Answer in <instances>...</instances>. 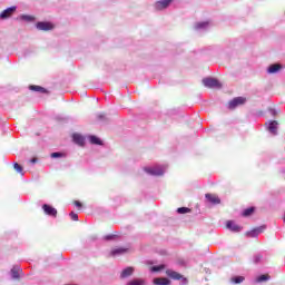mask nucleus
Returning a JSON list of instances; mask_svg holds the SVG:
<instances>
[{"label":"nucleus","mask_w":285,"mask_h":285,"mask_svg":"<svg viewBox=\"0 0 285 285\" xmlns=\"http://www.w3.org/2000/svg\"><path fill=\"white\" fill-rule=\"evenodd\" d=\"M73 204H75V206H77L78 208H81V202L76 200Z\"/></svg>","instance_id":"2f4dec72"},{"label":"nucleus","mask_w":285,"mask_h":285,"mask_svg":"<svg viewBox=\"0 0 285 285\" xmlns=\"http://www.w3.org/2000/svg\"><path fill=\"white\" fill-rule=\"evenodd\" d=\"M59 157H66L63 153H52L51 158L52 159H58Z\"/></svg>","instance_id":"cd10ccee"},{"label":"nucleus","mask_w":285,"mask_h":285,"mask_svg":"<svg viewBox=\"0 0 285 285\" xmlns=\"http://www.w3.org/2000/svg\"><path fill=\"white\" fill-rule=\"evenodd\" d=\"M116 237H117V235H107L105 237V239H107L109 242L110 239H115Z\"/></svg>","instance_id":"7c9ffc66"},{"label":"nucleus","mask_w":285,"mask_h":285,"mask_svg":"<svg viewBox=\"0 0 285 285\" xmlns=\"http://www.w3.org/2000/svg\"><path fill=\"white\" fill-rule=\"evenodd\" d=\"M167 277H170V279H181L184 276L173 269L166 271Z\"/></svg>","instance_id":"f8f14e48"},{"label":"nucleus","mask_w":285,"mask_h":285,"mask_svg":"<svg viewBox=\"0 0 285 285\" xmlns=\"http://www.w3.org/2000/svg\"><path fill=\"white\" fill-rule=\"evenodd\" d=\"M244 104H246V98L236 97L228 102V108H229V110H235V108H237V106H244Z\"/></svg>","instance_id":"f03ea898"},{"label":"nucleus","mask_w":285,"mask_h":285,"mask_svg":"<svg viewBox=\"0 0 285 285\" xmlns=\"http://www.w3.org/2000/svg\"><path fill=\"white\" fill-rule=\"evenodd\" d=\"M204 26H206V23H205V22H202V23H198V24H197V28H204Z\"/></svg>","instance_id":"72a5a7b5"},{"label":"nucleus","mask_w":285,"mask_h":285,"mask_svg":"<svg viewBox=\"0 0 285 285\" xmlns=\"http://www.w3.org/2000/svg\"><path fill=\"white\" fill-rule=\"evenodd\" d=\"M177 213H179L180 215H186V213H190V208H188V207H179L177 209Z\"/></svg>","instance_id":"5701e85b"},{"label":"nucleus","mask_w":285,"mask_h":285,"mask_svg":"<svg viewBox=\"0 0 285 285\" xmlns=\"http://www.w3.org/2000/svg\"><path fill=\"white\" fill-rule=\"evenodd\" d=\"M145 171L148 173V175H155L156 177H160L164 175V167L157 166L151 168H145Z\"/></svg>","instance_id":"20e7f679"},{"label":"nucleus","mask_w":285,"mask_h":285,"mask_svg":"<svg viewBox=\"0 0 285 285\" xmlns=\"http://www.w3.org/2000/svg\"><path fill=\"white\" fill-rule=\"evenodd\" d=\"M124 253H128V248L119 247L111 250L112 257H115V255H124Z\"/></svg>","instance_id":"a211bd4d"},{"label":"nucleus","mask_w":285,"mask_h":285,"mask_svg":"<svg viewBox=\"0 0 285 285\" xmlns=\"http://www.w3.org/2000/svg\"><path fill=\"white\" fill-rule=\"evenodd\" d=\"M72 140L78 146H85L86 145V138L82 135H80V134H73L72 135Z\"/></svg>","instance_id":"6e6552de"},{"label":"nucleus","mask_w":285,"mask_h":285,"mask_svg":"<svg viewBox=\"0 0 285 285\" xmlns=\"http://www.w3.org/2000/svg\"><path fill=\"white\" fill-rule=\"evenodd\" d=\"M132 273H135V268L134 267H127L125 268L121 274H120V277L122 279H126V277H130V275H132Z\"/></svg>","instance_id":"ddd939ff"},{"label":"nucleus","mask_w":285,"mask_h":285,"mask_svg":"<svg viewBox=\"0 0 285 285\" xmlns=\"http://www.w3.org/2000/svg\"><path fill=\"white\" fill-rule=\"evenodd\" d=\"M89 142L96 146H102L104 142L101 141V139L97 136H88Z\"/></svg>","instance_id":"4468645a"},{"label":"nucleus","mask_w":285,"mask_h":285,"mask_svg":"<svg viewBox=\"0 0 285 285\" xmlns=\"http://www.w3.org/2000/svg\"><path fill=\"white\" fill-rule=\"evenodd\" d=\"M277 126H278V122L276 120H273L272 122H269L268 130L269 132H272V135H277Z\"/></svg>","instance_id":"2eb2a0df"},{"label":"nucleus","mask_w":285,"mask_h":285,"mask_svg":"<svg viewBox=\"0 0 285 285\" xmlns=\"http://www.w3.org/2000/svg\"><path fill=\"white\" fill-rule=\"evenodd\" d=\"M21 19H23V21H35V17L33 16H21Z\"/></svg>","instance_id":"c85d7f7f"},{"label":"nucleus","mask_w":285,"mask_h":285,"mask_svg":"<svg viewBox=\"0 0 285 285\" xmlns=\"http://www.w3.org/2000/svg\"><path fill=\"white\" fill-rule=\"evenodd\" d=\"M30 161L31 164H37V158H32Z\"/></svg>","instance_id":"f704fd0d"},{"label":"nucleus","mask_w":285,"mask_h":285,"mask_svg":"<svg viewBox=\"0 0 285 285\" xmlns=\"http://www.w3.org/2000/svg\"><path fill=\"white\" fill-rule=\"evenodd\" d=\"M70 217H71L72 222H78L79 220V215H77L75 212L70 213Z\"/></svg>","instance_id":"c756f323"},{"label":"nucleus","mask_w":285,"mask_h":285,"mask_svg":"<svg viewBox=\"0 0 285 285\" xmlns=\"http://www.w3.org/2000/svg\"><path fill=\"white\" fill-rule=\"evenodd\" d=\"M127 285H146V282L144 279H134L130 281Z\"/></svg>","instance_id":"412c9836"},{"label":"nucleus","mask_w":285,"mask_h":285,"mask_svg":"<svg viewBox=\"0 0 285 285\" xmlns=\"http://www.w3.org/2000/svg\"><path fill=\"white\" fill-rule=\"evenodd\" d=\"M262 261V256L261 255H258V256H255V262L257 263V262H261Z\"/></svg>","instance_id":"473e14b6"},{"label":"nucleus","mask_w":285,"mask_h":285,"mask_svg":"<svg viewBox=\"0 0 285 285\" xmlns=\"http://www.w3.org/2000/svg\"><path fill=\"white\" fill-rule=\"evenodd\" d=\"M262 233V227H258L252 232H247L246 235L247 237H256V235H259Z\"/></svg>","instance_id":"6ab92c4d"},{"label":"nucleus","mask_w":285,"mask_h":285,"mask_svg":"<svg viewBox=\"0 0 285 285\" xmlns=\"http://www.w3.org/2000/svg\"><path fill=\"white\" fill-rule=\"evenodd\" d=\"M271 279V276L268 274H263L257 278V282H268Z\"/></svg>","instance_id":"393cba45"},{"label":"nucleus","mask_w":285,"mask_h":285,"mask_svg":"<svg viewBox=\"0 0 285 285\" xmlns=\"http://www.w3.org/2000/svg\"><path fill=\"white\" fill-rule=\"evenodd\" d=\"M255 213V207H249L243 212V217H250Z\"/></svg>","instance_id":"aec40b11"},{"label":"nucleus","mask_w":285,"mask_h":285,"mask_svg":"<svg viewBox=\"0 0 285 285\" xmlns=\"http://www.w3.org/2000/svg\"><path fill=\"white\" fill-rule=\"evenodd\" d=\"M154 284L155 285H170V279H168V278H155Z\"/></svg>","instance_id":"f3484780"},{"label":"nucleus","mask_w":285,"mask_h":285,"mask_svg":"<svg viewBox=\"0 0 285 285\" xmlns=\"http://www.w3.org/2000/svg\"><path fill=\"white\" fill-rule=\"evenodd\" d=\"M227 228H229V230H232L233 233H239L242 230V228L239 227V225L235 224V222L233 220H228L226 223Z\"/></svg>","instance_id":"1a4fd4ad"},{"label":"nucleus","mask_w":285,"mask_h":285,"mask_svg":"<svg viewBox=\"0 0 285 285\" xmlns=\"http://www.w3.org/2000/svg\"><path fill=\"white\" fill-rule=\"evenodd\" d=\"M203 83L206 88H217L218 90L222 88V82L216 78H205L203 79Z\"/></svg>","instance_id":"f257e3e1"},{"label":"nucleus","mask_w":285,"mask_h":285,"mask_svg":"<svg viewBox=\"0 0 285 285\" xmlns=\"http://www.w3.org/2000/svg\"><path fill=\"white\" fill-rule=\"evenodd\" d=\"M38 30H43L45 32H48V30H53L55 29V24L50 23V22H38L36 24Z\"/></svg>","instance_id":"0eeeda50"},{"label":"nucleus","mask_w":285,"mask_h":285,"mask_svg":"<svg viewBox=\"0 0 285 285\" xmlns=\"http://www.w3.org/2000/svg\"><path fill=\"white\" fill-rule=\"evenodd\" d=\"M42 210L46 215H49V217H57V209L48 204L42 205Z\"/></svg>","instance_id":"423d86ee"},{"label":"nucleus","mask_w":285,"mask_h":285,"mask_svg":"<svg viewBox=\"0 0 285 285\" xmlns=\"http://www.w3.org/2000/svg\"><path fill=\"white\" fill-rule=\"evenodd\" d=\"M13 168L16 171H18L20 175H23V167H21V165H19V163H14L13 164Z\"/></svg>","instance_id":"4be33fe9"},{"label":"nucleus","mask_w":285,"mask_h":285,"mask_svg":"<svg viewBox=\"0 0 285 285\" xmlns=\"http://www.w3.org/2000/svg\"><path fill=\"white\" fill-rule=\"evenodd\" d=\"M282 65H279V63H274V65H271L269 67H268V69H267V72L269 73V75H275V73H277V72H279V70H282Z\"/></svg>","instance_id":"9d476101"},{"label":"nucleus","mask_w":285,"mask_h":285,"mask_svg":"<svg viewBox=\"0 0 285 285\" xmlns=\"http://www.w3.org/2000/svg\"><path fill=\"white\" fill-rule=\"evenodd\" d=\"M205 197L210 204H222V200L215 194H206Z\"/></svg>","instance_id":"9b49d317"},{"label":"nucleus","mask_w":285,"mask_h":285,"mask_svg":"<svg viewBox=\"0 0 285 285\" xmlns=\"http://www.w3.org/2000/svg\"><path fill=\"white\" fill-rule=\"evenodd\" d=\"M30 90H33V92H42L46 94L48 92V90H46V88L41 87V86H37V85H31L29 87Z\"/></svg>","instance_id":"dca6fc26"},{"label":"nucleus","mask_w":285,"mask_h":285,"mask_svg":"<svg viewBox=\"0 0 285 285\" xmlns=\"http://www.w3.org/2000/svg\"><path fill=\"white\" fill-rule=\"evenodd\" d=\"M17 12V7H10L0 13V19H10Z\"/></svg>","instance_id":"39448f33"},{"label":"nucleus","mask_w":285,"mask_h":285,"mask_svg":"<svg viewBox=\"0 0 285 285\" xmlns=\"http://www.w3.org/2000/svg\"><path fill=\"white\" fill-rule=\"evenodd\" d=\"M232 282L234 284H242V282H244V276H235L232 278Z\"/></svg>","instance_id":"a878e982"},{"label":"nucleus","mask_w":285,"mask_h":285,"mask_svg":"<svg viewBox=\"0 0 285 285\" xmlns=\"http://www.w3.org/2000/svg\"><path fill=\"white\" fill-rule=\"evenodd\" d=\"M166 268V265H159V266H153L151 271L153 273H159V271H164Z\"/></svg>","instance_id":"b1692460"},{"label":"nucleus","mask_w":285,"mask_h":285,"mask_svg":"<svg viewBox=\"0 0 285 285\" xmlns=\"http://www.w3.org/2000/svg\"><path fill=\"white\" fill-rule=\"evenodd\" d=\"M170 3H173V0H160L155 2L154 8L158 11L166 10V8L170 6Z\"/></svg>","instance_id":"7ed1b4c3"},{"label":"nucleus","mask_w":285,"mask_h":285,"mask_svg":"<svg viewBox=\"0 0 285 285\" xmlns=\"http://www.w3.org/2000/svg\"><path fill=\"white\" fill-rule=\"evenodd\" d=\"M11 275L13 279H19V269H17L16 267H13L11 269Z\"/></svg>","instance_id":"bb28decb"}]
</instances>
